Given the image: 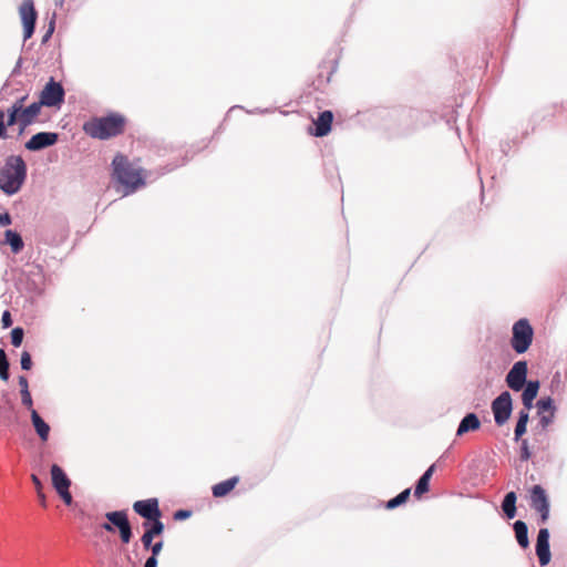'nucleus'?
Wrapping results in <instances>:
<instances>
[{"instance_id":"nucleus-1","label":"nucleus","mask_w":567,"mask_h":567,"mask_svg":"<svg viewBox=\"0 0 567 567\" xmlns=\"http://www.w3.org/2000/svg\"><path fill=\"white\" fill-rule=\"evenodd\" d=\"M112 182L116 192L127 196L134 193L142 184L140 169L132 166L126 156L115 155L112 162Z\"/></svg>"},{"instance_id":"nucleus-2","label":"nucleus","mask_w":567,"mask_h":567,"mask_svg":"<svg viewBox=\"0 0 567 567\" xmlns=\"http://www.w3.org/2000/svg\"><path fill=\"white\" fill-rule=\"evenodd\" d=\"M27 179V164L20 155H10L0 167V189L8 196L17 194Z\"/></svg>"},{"instance_id":"nucleus-3","label":"nucleus","mask_w":567,"mask_h":567,"mask_svg":"<svg viewBox=\"0 0 567 567\" xmlns=\"http://www.w3.org/2000/svg\"><path fill=\"white\" fill-rule=\"evenodd\" d=\"M125 120L122 115L112 113L107 116L93 117L85 122L83 131L92 138L109 140L120 135L124 130Z\"/></svg>"},{"instance_id":"nucleus-4","label":"nucleus","mask_w":567,"mask_h":567,"mask_svg":"<svg viewBox=\"0 0 567 567\" xmlns=\"http://www.w3.org/2000/svg\"><path fill=\"white\" fill-rule=\"evenodd\" d=\"M161 511L156 498L144 501V518L151 520V526L144 532V548H147L154 536L161 535L164 529L163 523L159 520Z\"/></svg>"},{"instance_id":"nucleus-5","label":"nucleus","mask_w":567,"mask_h":567,"mask_svg":"<svg viewBox=\"0 0 567 567\" xmlns=\"http://www.w3.org/2000/svg\"><path fill=\"white\" fill-rule=\"evenodd\" d=\"M107 519L106 523L102 524V528L109 533H114L115 529L118 530L121 540L124 544L130 543L132 538V526L127 518V514L125 511H115L109 512L105 514Z\"/></svg>"},{"instance_id":"nucleus-6","label":"nucleus","mask_w":567,"mask_h":567,"mask_svg":"<svg viewBox=\"0 0 567 567\" xmlns=\"http://www.w3.org/2000/svg\"><path fill=\"white\" fill-rule=\"evenodd\" d=\"M533 328L528 320L519 319L513 326L512 347L517 353L527 351L533 341Z\"/></svg>"},{"instance_id":"nucleus-7","label":"nucleus","mask_w":567,"mask_h":567,"mask_svg":"<svg viewBox=\"0 0 567 567\" xmlns=\"http://www.w3.org/2000/svg\"><path fill=\"white\" fill-rule=\"evenodd\" d=\"M52 486L58 495L62 498L65 505L70 506L73 502L72 494L70 493L71 480L65 472L58 464H53L50 470Z\"/></svg>"},{"instance_id":"nucleus-8","label":"nucleus","mask_w":567,"mask_h":567,"mask_svg":"<svg viewBox=\"0 0 567 567\" xmlns=\"http://www.w3.org/2000/svg\"><path fill=\"white\" fill-rule=\"evenodd\" d=\"M65 91L60 82H56L53 78L44 85L40 94L39 102L43 106L48 107H60L64 102Z\"/></svg>"},{"instance_id":"nucleus-9","label":"nucleus","mask_w":567,"mask_h":567,"mask_svg":"<svg viewBox=\"0 0 567 567\" xmlns=\"http://www.w3.org/2000/svg\"><path fill=\"white\" fill-rule=\"evenodd\" d=\"M513 404L512 396L509 392H502L493 402H492V411L494 414V420L497 425L505 424L512 413Z\"/></svg>"},{"instance_id":"nucleus-10","label":"nucleus","mask_w":567,"mask_h":567,"mask_svg":"<svg viewBox=\"0 0 567 567\" xmlns=\"http://www.w3.org/2000/svg\"><path fill=\"white\" fill-rule=\"evenodd\" d=\"M23 23V40L32 37L35 28L37 12L32 0H24L19 9Z\"/></svg>"},{"instance_id":"nucleus-11","label":"nucleus","mask_w":567,"mask_h":567,"mask_svg":"<svg viewBox=\"0 0 567 567\" xmlns=\"http://www.w3.org/2000/svg\"><path fill=\"white\" fill-rule=\"evenodd\" d=\"M530 506L539 513L542 523L549 517V502L545 489L540 485H535L530 489Z\"/></svg>"},{"instance_id":"nucleus-12","label":"nucleus","mask_w":567,"mask_h":567,"mask_svg":"<svg viewBox=\"0 0 567 567\" xmlns=\"http://www.w3.org/2000/svg\"><path fill=\"white\" fill-rule=\"evenodd\" d=\"M527 363L517 361L514 363L506 377V383L513 391H520L526 383Z\"/></svg>"},{"instance_id":"nucleus-13","label":"nucleus","mask_w":567,"mask_h":567,"mask_svg":"<svg viewBox=\"0 0 567 567\" xmlns=\"http://www.w3.org/2000/svg\"><path fill=\"white\" fill-rule=\"evenodd\" d=\"M59 140V134L54 132H39L34 134L27 143L25 148L32 152L41 151L54 145Z\"/></svg>"},{"instance_id":"nucleus-14","label":"nucleus","mask_w":567,"mask_h":567,"mask_svg":"<svg viewBox=\"0 0 567 567\" xmlns=\"http://www.w3.org/2000/svg\"><path fill=\"white\" fill-rule=\"evenodd\" d=\"M537 413L539 416V425L546 430L555 419L556 408L551 398L540 399L537 402Z\"/></svg>"},{"instance_id":"nucleus-15","label":"nucleus","mask_w":567,"mask_h":567,"mask_svg":"<svg viewBox=\"0 0 567 567\" xmlns=\"http://www.w3.org/2000/svg\"><path fill=\"white\" fill-rule=\"evenodd\" d=\"M536 555L540 566H546L550 561L549 532L547 528H540L536 540Z\"/></svg>"},{"instance_id":"nucleus-16","label":"nucleus","mask_w":567,"mask_h":567,"mask_svg":"<svg viewBox=\"0 0 567 567\" xmlns=\"http://www.w3.org/2000/svg\"><path fill=\"white\" fill-rule=\"evenodd\" d=\"M43 105L38 101L30 104L28 107L20 112L19 123L21 131L33 123L34 118L39 115Z\"/></svg>"},{"instance_id":"nucleus-17","label":"nucleus","mask_w":567,"mask_h":567,"mask_svg":"<svg viewBox=\"0 0 567 567\" xmlns=\"http://www.w3.org/2000/svg\"><path fill=\"white\" fill-rule=\"evenodd\" d=\"M333 120V114L331 111H323L319 114L318 118L315 121L316 125V136H324L331 131V124Z\"/></svg>"},{"instance_id":"nucleus-18","label":"nucleus","mask_w":567,"mask_h":567,"mask_svg":"<svg viewBox=\"0 0 567 567\" xmlns=\"http://www.w3.org/2000/svg\"><path fill=\"white\" fill-rule=\"evenodd\" d=\"M32 425L42 442H47L50 434V425L40 416L37 410L31 409Z\"/></svg>"},{"instance_id":"nucleus-19","label":"nucleus","mask_w":567,"mask_h":567,"mask_svg":"<svg viewBox=\"0 0 567 567\" xmlns=\"http://www.w3.org/2000/svg\"><path fill=\"white\" fill-rule=\"evenodd\" d=\"M539 390L538 381H528L522 393V401L525 406V411H529L533 408V402L537 396Z\"/></svg>"},{"instance_id":"nucleus-20","label":"nucleus","mask_w":567,"mask_h":567,"mask_svg":"<svg viewBox=\"0 0 567 567\" xmlns=\"http://www.w3.org/2000/svg\"><path fill=\"white\" fill-rule=\"evenodd\" d=\"M481 422L476 414L468 413L460 423L457 427V435H463L467 433L468 431H475L480 429Z\"/></svg>"},{"instance_id":"nucleus-21","label":"nucleus","mask_w":567,"mask_h":567,"mask_svg":"<svg viewBox=\"0 0 567 567\" xmlns=\"http://www.w3.org/2000/svg\"><path fill=\"white\" fill-rule=\"evenodd\" d=\"M4 239L6 244L10 246L13 254H19L24 247L21 235L16 230L7 229L4 231Z\"/></svg>"},{"instance_id":"nucleus-22","label":"nucleus","mask_w":567,"mask_h":567,"mask_svg":"<svg viewBox=\"0 0 567 567\" xmlns=\"http://www.w3.org/2000/svg\"><path fill=\"white\" fill-rule=\"evenodd\" d=\"M433 472H434V465H431L423 473V475L419 478L415 489H414V495L416 497H420L421 495H423L424 493H426L429 491L430 480L433 475Z\"/></svg>"},{"instance_id":"nucleus-23","label":"nucleus","mask_w":567,"mask_h":567,"mask_svg":"<svg viewBox=\"0 0 567 567\" xmlns=\"http://www.w3.org/2000/svg\"><path fill=\"white\" fill-rule=\"evenodd\" d=\"M238 482L237 477H231L226 481H223L213 486V495L215 497L226 496L229 492H231Z\"/></svg>"},{"instance_id":"nucleus-24","label":"nucleus","mask_w":567,"mask_h":567,"mask_svg":"<svg viewBox=\"0 0 567 567\" xmlns=\"http://www.w3.org/2000/svg\"><path fill=\"white\" fill-rule=\"evenodd\" d=\"M514 532L516 540L519 544V546L523 548H527L529 545L527 525L522 520H516L514 523Z\"/></svg>"},{"instance_id":"nucleus-25","label":"nucleus","mask_w":567,"mask_h":567,"mask_svg":"<svg viewBox=\"0 0 567 567\" xmlns=\"http://www.w3.org/2000/svg\"><path fill=\"white\" fill-rule=\"evenodd\" d=\"M516 498L515 492H509L503 499L502 509L508 519L516 516Z\"/></svg>"},{"instance_id":"nucleus-26","label":"nucleus","mask_w":567,"mask_h":567,"mask_svg":"<svg viewBox=\"0 0 567 567\" xmlns=\"http://www.w3.org/2000/svg\"><path fill=\"white\" fill-rule=\"evenodd\" d=\"M529 417V411L522 410L518 415V421L515 426V440L518 441L526 432V426Z\"/></svg>"},{"instance_id":"nucleus-27","label":"nucleus","mask_w":567,"mask_h":567,"mask_svg":"<svg viewBox=\"0 0 567 567\" xmlns=\"http://www.w3.org/2000/svg\"><path fill=\"white\" fill-rule=\"evenodd\" d=\"M10 363L3 349H0V379L8 381L10 373Z\"/></svg>"},{"instance_id":"nucleus-28","label":"nucleus","mask_w":567,"mask_h":567,"mask_svg":"<svg viewBox=\"0 0 567 567\" xmlns=\"http://www.w3.org/2000/svg\"><path fill=\"white\" fill-rule=\"evenodd\" d=\"M410 495V489H404L399 495H396L394 498L390 499L386 504L388 508H394L403 503L406 502L408 497Z\"/></svg>"},{"instance_id":"nucleus-29","label":"nucleus","mask_w":567,"mask_h":567,"mask_svg":"<svg viewBox=\"0 0 567 567\" xmlns=\"http://www.w3.org/2000/svg\"><path fill=\"white\" fill-rule=\"evenodd\" d=\"M24 337V331L21 327H16L11 330V343L13 347H20Z\"/></svg>"},{"instance_id":"nucleus-30","label":"nucleus","mask_w":567,"mask_h":567,"mask_svg":"<svg viewBox=\"0 0 567 567\" xmlns=\"http://www.w3.org/2000/svg\"><path fill=\"white\" fill-rule=\"evenodd\" d=\"M19 116H20V109L19 106H11L9 110H8V121H7V126H13L18 121H19Z\"/></svg>"},{"instance_id":"nucleus-31","label":"nucleus","mask_w":567,"mask_h":567,"mask_svg":"<svg viewBox=\"0 0 567 567\" xmlns=\"http://www.w3.org/2000/svg\"><path fill=\"white\" fill-rule=\"evenodd\" d=\"M20 364L21 369L25 371H29L32 368L31 354L28 351H23L21 353Z\"/></svg>"},{"instance_id":"nucleus-32","label":"nucleus","mask_w":567,"mask_h":567,"mask_svg":"<svg viewBox=\"0 0 567 567\" xmlns=\"http://www.w3.org/2000/svg\"><path fill=\"white\" fill-rule=\"evenodd\" d=\"M20 394H21L22 405H24L31 412V409H33V400H32L30 391L29 392H20Z\"/></svg>"},{"instance_id":"nucleus-33","label":"nucleus","mask_w":567,"mask_h":567,"mask_svg":"<svg viewBox=\"0 0 567 567\" xmlns=\"http://www.w3.org/2000/svg\"><path fill=\"white\" fill-rule=\"evenodd\" d=\"M12 317L9 310H4L1 317V323L3 328H9L12 326Z\"/></svg>"},{"instance_id":"nucleus-34","label":"nucleus","mask_w":567,"mask_h":567,"mask_svg":"<svg viewBox=\"0 0 567 567\" xmlns=\"http://www.w3.org/2000/svg\"><path fill=\"white\" fill-rule=\"evenodd\" d=\"M18 384L20 386V392H29V382L25 375H20L18 378Z\"/></svg>"},{"instance_id":"nucleus-35","label":"nucleus","mask_w":567,"mask_h":567,"mask_svg":"<svg viewBox=\"0 0 567 567\" xmlns=\"http://www.w3.org/2000/svg\"><path fill=\"white\" fill-rule=\"evenodd\" d=\"M12 219L9 213L0 214V225L1 226H9L11 224Z\"/></svg>"},{"instance_id":"nucleus-36","label":"nucleus","mask_w":567,"mask_h":567,"mask_svg":"<svg viewBox=\"0 0 567 567\" xmlns=\"http://www.w3.org/2000/svg\"><path fill=\"white\" fill-rule=\"evenodd\" d=\"M189 515H190V513L188 511L181 509L174 514V518L181 520V519H185V518L189 517Z\"/></svg>"},{"instance_id":"nucleus-37","label":"nucleus","mask_w":567,"mask_h":567,"mask_svg":"<svg viewBox=\"0 0 567 567\" xmlns=\"http://www.w3.org/2000/svg\"><path fill=\"white\" fill-rule=\"evenodd\" d=\"M162 547H163V543L162 542L155 543L152 546V556L156 557L159 554V551L162 550Z\"/></svg>"},{"instance_id":"nucleus-38","label":"nucleus","mask_w":567,"mask_h":567,"mask_svg":"<svg viewBox=\"0 0 567 567\" xmlns=\"http://www.w3.org/2000/svg\"><path fill=\"white\" fill-rule=\"evenodd\" d=\"M53 31H54V22L52 21L50 23L49 30L47 31V33L42 38V42H47L51 38Z\"/></svg>"},{"instance_id":"nucleus-39","label":"nucleus","mask_w":567,"mask_h":567,"mask_svg":"<svg viewBox=\"0 0 567 567\" xmlns=\"http://www.w3.org/2000/svg\"><path fill=\"white\" fill-rule=\"evenodd\" d=\"M31 480H32V482H33V484L35 486L37 493L39 491H41L42 489V483H41L40 478L35 474H32L31 475Z\"/></svg>"},{"instance_id":"nucleus-40","label":"nucleus","mask_w":567,"mask_h":567,"mask_svg":"<svg viewBox=\"0 0 567 567\" xmlns=\"http://www.w3.org/2000/svg\"><path fill=\"white\" fill-rule=\"evenodd\" d=\"M157 566V559L154 556H151L147 558V560L144 564V567H156Z\"/></svg>"},{"instance_id":"nucleus-41","label":"nucleus","mask_w":567,"mask_h":567,"mask_svg":"<svg viewBox=\"0 0 567 567\" xmlns=\"http://www.w3.org/2000/svg\"><path fill=\"white\" fill-rule=\"evenodd\" d=\"M133 509L137 515L142 516V499L134 502Z\"/></svg>"},{"instance_id":"nucleus-42","label":"nucleus","mask_w":567,"mask_h":567,"mask_svg":"<svg viewBox=\"0 0 567 567\" xmlns=\"http://www.w3.org/2000/svg\"><path fill=\"white\" fill-rule=\"evenodd\" d=\"M25 99H27V96H23V97H21V99L17 100V101L12 104V106H19L20 112H21V111L23 110V102L25 101Z\"/></svg>"},{"instance_id":"nucleus-43","label":"nucleus","mask_w":567,"mask_h":567,"mask_svg":"<svg viewBox=\"0 0 567 567\" xmlns=\"http://www.w3.org/2000/svg\"><path fill=\"white\" fill-rule=\"evenodd\" d=\"M38 497L40 498L41 504H42L43 506H45V505H47V503H45V496H44V494L42 493V489L38 492Z\"/></svg>"},{"instance_id":"nucleus-44","label":"nucleus","mask_w":567,"mask_h":567,"mask_svg":"<svg viewBox=\"0 0 567 567\" xmlns=\"http://www.w3.org/2000/svg\"><path fill=\"white\" fill-rule=\"evenodd\" d=\"M0 126H7L4 124V112L0 110Z\"/></svg>"},{"instance_id":"nucleus-45","label":"nucleus","mask_w":567,"mask_h":567,"mask_svg":"<svg viewBox=\"0 0 567 567\" xmlns=\"http://www.w3.org/2000/svg\"><path fill=\"white\" fill-rule=\"evenodd\" d=\"M7 135V126H0V138Z\"/></svg>"},{"instance_id":"nucleus-46","label":"nucleus","mask_w":567,"mask_h":567,"mask_svg":"<svg viewBox=\"0 0 567 567\" xmlns=\"http://www.w3.org/2000/svg\"><path fill=\"white\" fill-rule=\"evenodd\" d=\"M7 135V126H0V138Z\"/></svg>"},{"instance_id":"nucleus-47","label":"nucleus","mask_w":567,"mask_h":567,"mask_svg":"<svg viewBox=\"0 0 567 567\" xmlns=\"http://www.w3.org/2000/svg\"><path fill=\"white\" fill-rule=\"evenodd\" d=\"M65 0H55V6L62 7Z\"/></svg>"},{"instance_id":"nucleus-48","label":"nucleus","mask_w":567,"mask_h":567,"mask_svg":"<svg viewBox=\"0 0 567 567\" xmlns=\"http://www.w3.org/2000/svg\"><path fill=\"white\" fill-rule=\"evenodd\" d=\"M528 452H526V454L524 455V458H528Z\"/></svg>"}]
</instances>
